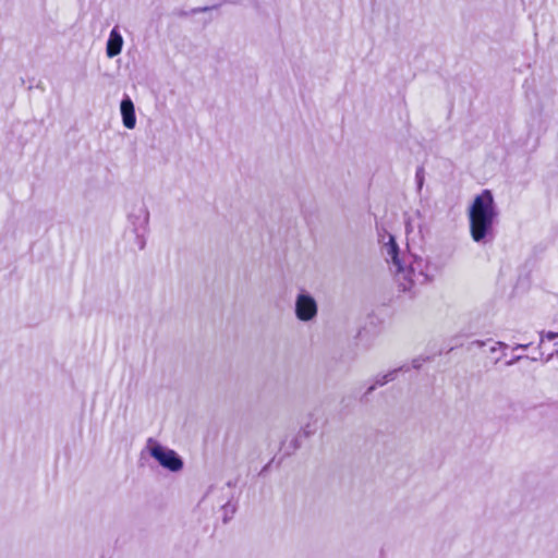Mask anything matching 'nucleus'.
<instances>
[{
	"instance_id": "1",
	"label": "nucleus",
	"mask_w": 558,
	"mask_h": 558,
	"mask_svg": "<svg viewBox=\"0 0 558 558\" xmlns=\"http://www.w3.org/2000/svg\"><path fill=\"white\" fill-rule=\"evenodd\" d=\"M383 254L391 260L395 267L396 280L403 291H411L416 284L433 281L437 275V267L429 260L414 259L409 266H402L398 256V245L392 234L384 231L379 233Z\"/></svg>"
},
{
	"instance_id": "2",
	"label": "nucleus",
	"mask_w": 558,
	"mask_h": 558,
	"mask_svg": "<svg viewBox=\"0 0 558 558\" xmlns=\"http://www.w3.org/2000/svg\"><path fill=\"white\" fill-rule=\"evenodd\" d=\"M499 209L493 193L483 190L468 207L470 235L475 243L486 244L495 236Z\"/></svg>"
},
{
	"instance_id": "3",
	"label": "nucleus",
	"mask_w": 558,
	"mask_h": 558,
	"mask_svg": "<svg viewBox=\"0 0 558 558\" xmlns=\"http://www.w3.org/2000/svg\"><path fill=\"white\" fill-rule=\"evenodd\" d=\"M145 450L147 453L154 458L163 469L170 472H180L183 469V461L179 457V454L161 445L154 438H149L146 441Z\"/></svg>"
},
{
	"instance_id": "4",
	"label": "nucleus",
	"mask_w": 558,
	"mask_h": 558,
	"mask_svg": "<svg viewBox=\"0 0 558 558\" xmlns=\"http://www.w3.org/2000/svg\"><path fill=\"white\" fill-rule=\"evenodd\" d=\"M294 314L298 320L311 323L318 315L316 299L306 290H300L294 300Z\"/></svg>"
},
{
	"instance_id": "5",
	"label": "nucleus",
	"mask_w": 558,
	"mask_h": 558,
	"mask_svg": "<svg viewBox=\"0 0 558 558\" xmlns=\"http://www.w3.org/2000/svg\"><path fill=\"white\" fill-rule=\"evenodd\" d=\"M123 37L118 29V27H113L109 34L107 45H106V54L108 58H114L121 53L123 47Z\"/></svg>"
},
{
	"instance_id": "6",
	"label": "nucleus",
	"mask_w": 558,
	"mask_h": 558,
	"mask_svg": "<svg viewBox=\"0 0 558 558\" xmlns=\"http://www.w3.org/2000/svg\"><path fill=\"white\" fill-rule=\"evenodd\" d=\"M120 111L122 116L123 125L129 130H133L136 125V117L134 104L131 100V98L125 97L122 99L120 104Z\"/></svg>"
},
{
	"instance_id": "7",
	"label": "nucleus",
	"mask_w": 558,
	"mask_h": 558,
	"mask_svg": "<svg viewBox=\"0 0 558 558\" xmlns=\"http://www.w3.org/2000/svg\"><path fill=\"white\" fill-rule=\"evenodd\" d=\"M130 219L137 229H145L149 221V213L146 207L142 206L137 214H131Z\"/></svg>"
},
{
	"instance_id": "8",
	"label": "nucleus",
	"mask_w": 558,
	"mask_h": 558,
	"mask_svg": "<svg viewBox=\"0 0 558 558\" xmlns=\"http://www.w3.org/2000/svg\"><path fill=\"white\" fill-rule=\"evenodd\" d=\"M398 369L390 371L384 375H379L376 377L374 386H384L387 383L393 380L397 376Z\"/></svg>"
},
{
	"instance_id": "9",
	"label": "nucleus",
	"mask_w": 558,
	"mask_h": 558,
	"mask_svg": "<svg viewBox=\"0 0 558 558\" xmlns=\"http://www.w3.org/2000/svg\"><path fill=\"white\" fill-rule=\"evenodd\" d=\"M398 369L390 371L384 375H379L376 377L374 386H384L387 383L393 380L397 376Z\"/></svg>"
},
{
	"instance_id": "10",
	"label": "nucleus",
	"mask_w": 558,
	"mask_h": 558,
	"mask_svg": "<svg viewBox=\"0 0 558 558\" xmlns=\"http://www.w3.org/2000/svg\"><path fill=\"white\" fill-rule=\"evenodd\" d=\"M226 510L230 509V511L233 513L234 512V507L232 505H227L225 507Z\"/></svg>"
},
{
	"instance_id": "11",
	"label": "nucleus",
	"mask_w": 558,
	"mask_h": 558,
	"mask_svg": "<svg viewBox=\"0 0 558 558\" xmlns=\"http://www.w3.org/2000/svg\"><path fill=\"white\" fill-rule=\"evenodd\" d=\"M496 345L499 347V348H505L506 347V344L504 342H497Z\"/></svg>"
},
{
	"instance_id": "12",
	"label": "nucleus",
	"mask_w": 558,
	"mask_h": 558,
	"mask_svg": "<svg viewBox=\"0 0 558 558\" xmlns=\"http://www.w3.org/2000/svg\"><path fill=\"white\" fill-rule=\"evenodd\" d=\"M547 337H548L549 339H554V338L556 337V335H555V333H548V336H547Z\"/></svg>"
},
{
	"instance_id": "13",
	"label": "nucleus",
	"mask_w": 558,
	"mask_h": 558,
	"mask_svg": "<svg viewBox=\"0 0 558 558\" xmlns=\"http://www.w3.org/2000/svg\"><path fill=\"white\" fill-rule=\"evenodd\" d=\"M490 351H492V352H495V351H497V348H496V347H493Z\"/></svg>"
}]
</instances>
